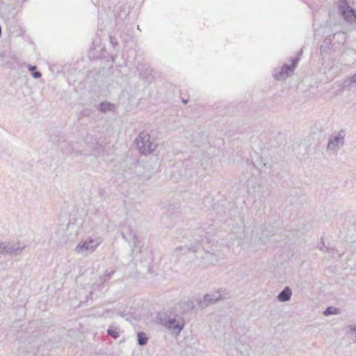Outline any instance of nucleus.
I'll return each mask as SVG.
<instances>
[{"mask_svg": "<svg viewBox=\"0 0 356 356\" xmlns=\"http://www.w3.org/2000/svg\"><path fill=\"white\" fill-rule=\"evenodd\" d=\"M107 333L113 338L117 339L120 337V328L116 326L111 325L107 330Z\"/></svg>", "mask_w": 356, "mask_h": 356, "instance_id": "nucleus-13", "label": "nucleus"}, {"mask_svg": "<svg viewBox=\"0 0 356 356\" xmlns=\"http://www.w3.org/2000/svg\"><path fill=\"white\" fill-rule=\"evenodd\" d=\"M110 40H111V42L113 44V46L117 44V42L115 41V38H113V37L111 36Z\"/></svg>", "mask_w": 356, "mask_h": 356, "instance_id": "nucleus-22", "label": "nucleus"}, {"mask_svg": "<svg viewBox=\"0 0 356 356\" xmlns=\"http://www.w3.org/2000/svg\"><path fill=\"white\" fill-rule=\"evenodd\" d=\"M298 58H293L292 60L291 65H284L282 67L278 72L274 74V76L277 80H284L291 76L298 62Z\"/></svg>", "mask_w": 356, "mask_h": 356, "instance_id": "nucleus-8", "label": "nucleus"}, {"mask_svg": "<svg viewBox=\"0 0 356 356\" xmlns=\"http://www.w3.org/2000/svg\"><path fill=\"white\" fill-rule=\"evenodd\" d=\"M342 87L348 90H356V73L352 76L346 78L343 81Z\"/></svg>", "mask_w": 356, "mask_h": 356, "instance_id": "nucleus-11", "label": "nucleus"}, {"mask_svg": "<svg viewBox=\"0 0 356 356\" xmlns=\"http://www.w3.org/2000/svg\"><path fill=\"white\" fill-rule=\"evenodd\" d=\"M181 250H182V247H181V246H180V247H179V248H176V249H175V252H177V251H179V250H180V251H181Z\"/></svg>", "mask_w": 356, "mask_h": 356, "instance_id": "nucleus-23", "label": "nucleus"}, {"mask_svg": "<svg viewBox=\"0 0 356 356\" xmlns=\"http://www.w3.org/2000/svg\"><path fill=\"white\" fill-rule=\"evenodd\" d=\"M88 153H90L92 155H97L99 154V152L97 151L96 147H89V148L87 150L83 151V154H88ZM81 154H82V152H81Z\"/></svg>", "mask_w": 356, "mask_h": 356, "instance_id": "nucleus-18", "label": "nucleus"}, {"mask_svg": "<svg viewBox=\"0 0 356 356\" xmlns=\"http://www.w3.org/2000/svg\"><path fill=\"white\" fill-rule=\"evenodd\" d=\"M337 309L334 307H327L323 312L325 316H330L332 314H337Z\"/></svg>", "mask_w": 356, "mask_h": 356, "instance_id": "nucleus-16", "label": "nucleus"}, {"mask_svg": "<svg viewBox=\"0 0 356 356\" xmlns=\"http://www.w3.org/2000/svg\"><path fill=\"white\" fill-rule=\"evenodd\" d=\"M25 248V245L20 242H1L0 243V254L17 256Z\"/></svg>", "mask_w": 356, "mask_h": 356, "instance_id": "nucleus-6", "label": "nucleus"}, {"mask_svg": "<svg viewBox=\"0 0 356 356\" xmlns=\"http://www.w3.org/2000/svg\"><path fill=\"white\" fill-rule=\"evenodd\" d=\"M222 299H224V297L220 294V291L211 294H206L204 296L203 300L202 302V307H208L209 305L215 304Z\"/></svg>", "mask_w": 356, "mask_h": 356, "instance_id": "nucleus-9", "label": "nucleus"}, {"mask_svg": "<svg viewBox=\"0 0 356 356\" xmlns=\"http://www.w3.org/2000/svg\"><path fill=\"white\" fill-rule=\"evenodd\" d=\"M136 147L141 154L147 156L157 147L154 138L145 131L140 132L135 140Z\"/></svg>", "mask_w": 356, "mask_h": 356, "instance_id": "nucleus-2", "label": "nucleus"}, {"mask_svg": "<svg viewBox=\"0 0 356 356\" xmlns=\"http://www.w3.org/2000/svg\"><path fill=\"white\" fill-rule=\"evenodd\" d=\"M114 110V105L108 102H102L99 104V111L102 113L108 111H113Z\"/></svg>", "mask_w": 356, "mask_h": 356, "instance_id": "nucleus-14", "label": "nucleus"}, {"mask_svg": "<svg viewBox=\"0 0 356 356\" xmlns=\"http://www.w3.org/2000/svg\"><path fill=\"white\" fill-rule=\"evenodd\" d=\"M114 273V271H105L104 275L102 277H100V280L102 283L106 282L108 280H110L112 274Z\"/></svg>", "mask_w": 356, "mask_h": 356, "instance_id": "nucleus-17", "label": "nucleus"}, {"mask_svg": "<svg viewBox=\"0 0 356 356\" xmlns=\"http://www.w3.org/2000/svg\"><path fill=\"white\" fill-rule=\"evenodd\" d=\"M347 35L343 31H337L332 35V40L330 44L333 47L340 48L343 46L347 40Z\"/></svg>", "mask_w": 356, "mask_h": 356, "instance_id": "nucleus-10", "label": "nucleus"}, {"mask_svg": "<svg viewBox=\"0 0 356 356\" xmlns=\"http://www.w3.org/2000/svg\"><path fill=\"white\" fill-rule=\"evenodd\" d=\"M138 344L140 346H145L147 344L148 338L144 332H138L137 334Z\"/></svg>", "mask_w": 356, "mask_h": 356, "instance_id": "nucleus-15", "label": "nucleus"}, {"mask_svg": "<svg viewBox=\"0 0 356 356\" xmlns=\"http://www.w3.org/2000/svg\"><path fill=\"white\" fill-rule=\"evenodd\" d=\"M157 322L176 336L180 334L184 326V318L172 313H159L157 316Z\"/></svg>", "mask_w": 356, "mask_h": 356, "instance_id": "nucleus-1", "label": "nucleus"}, {"mask_svg": "<svg viewBox=\"0 0 356 356\" xmlns=\"http://www.w3.org/2000/svg\"><path fill=\"white\" fill-rule=\"evenodd\" d=\"M345 134L341 130L337 134H332L328 140L327 149L337 152L344 144Z\"/></svg>", "mask_w": 356, "mask_h": 356, "instance_id": "nucleus-7", "label": "nucleus"}, {"mask_svg": "<svg viewBox=\"0 0 356 356\" xmlns=\"http://www.w3.org/2000/svg\"><path fill=\"white\" fill-rule=\"evenodd\" d=\"M28 69L29 70V71L34 72V71H35L36 66L29 65Z\"/></svg>", "mask_w": 356, "mask_h": 356, "instance_id": "nucleus-21", "label": "nucleus"}, {"mask_svg": "<svg viewBox=\"0 0 356 356\" xmlns=\"http://www.w3.org/2000/svg\"><path fill=\"white\" fill-rule=\"evenodd\" d=\"M340 10L346 21L350 23L356 22V4L353 0H344L340 4Z\"/></svg>", "mask_w": 356, "mask_h": 356, "instance_id": "nucleus-5", "label": "nucleus"}, {"mask_svg": "<svg viewBox=\"0 0 356 356\" xmlns=\"http://www.w3.org/2000/svg\"><path fill=\"white\" fill-rule=\"evenodd\" d=\"M292 296V291L291 289L286 286L277 296V299L280 302L289 301Z\"/></svg>", "mask_w": 356, "mask_h": 356, "instance_id": "nucleus-12", "label": "nucleus"}, {"mask_svg": "<svg viewBox=\"0 0 356 356\" xmlns=\"http://www.w3.org/2000/svg\"><path fill=\"white\" fill-rule=\"evenodd\" d=\"M202 248L203 254L201 256L202 259L205 261L206 264H213L218 262L220 258V254L214 249L211 250H206L204 246L202 244H197V245H190L189 249L194 252H198Z\"/></svg>", "mask_w": 356, "mask_h": 356, "instance_id": "nucleus-4", "label": "nucleus"}, {"mask_svg": "<svg viewBox=\"0 0 356 356\" xmlns=\"http://www.w3.org/2000/svg\"><path fill=\"white\" fill-rule=\"evenodd\" d=\"M32 76L35 78V79H39L41 77L42 74L41 73L39 72V71H34L32 73Z\"/></svg>", "mask_w": 356, "mask_h": 356, "instance_id": "nucleus-20", "label": "nucleus"}, {"mask_svg": "<svg viewBox=\"0 0 356 356\" xmlns=\"http://www.w3.org/2000/svg\"><path fill=\"white\" fill-rule=\"evenodd\" d=\"M102 243V239L100 237L88 236L79 243L75 248V252L79 254L86 256L94 252Z\"/></svg>", "mask_w": 356, "mask_h": 356, "instance_id": "nucleus-3", "label": "nucleus"}, {"mask_svg": "<svg viewBox=\"0 0 356 356\" xmlns=\"http://www.w3.org/2000/svg\"><path fill=\"white\" fill-rule=\"evenodd\" d=\"M114 315V312L112 310H104L103 313L102 314L101 316L106 318H112Z\"/></svg>", "mask_w": 356, "mask_h": 356, "instance_id": "nucleus-19", "label": "nucleus"}]
</instances>
